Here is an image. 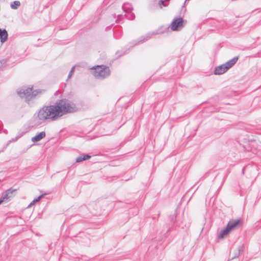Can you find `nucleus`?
I'll return each instance as SVG.
<instances>
[{
	"label": "nucleus",
	"mask_w": 261,
	"mask_h": 261,
	"mask_svg": "<svg viewBox=\"0 0 261 261\" xmlns=\"http://www.w3.org/2000/svg\"><path fill=\"white\" fill-rule=\"evenodd\" d=\"M72 108L65 100H61L54 106L44 107L39 112L40 120L55 119L66 113L72 111Z\"/></svg>",
	"instance_id": "1"
},
{
	"label": "nucleus",
	"mask_w": 261,
	"mask_h": 261,
	"mask_svg": "<svg viewBox=\"0 0 261 261\" xmlns=\"http://www.w3.org/2000/svg\"><path fill=\"white\" fill-rule=\"evenodd\" d=\"M92 74L96 78H105L110 74L109 67L105 65H97L90 68Z\"/></svg>",
	"instance_id": "2"
},
{
	"label": "nucleus",
	"mask_w": 261,
	"mask_h": 261,
	"mask_svg": "<svg viewBox=\"0 0 261 261\" xmlns=\"http://www.w3.org/2000/svg\"><path fill=\"white\" fill-rule=\"evenodd\" d=\"M240 223V221L239 220H236L233 221H229L225 229L222 230L219 236V238L220 239L224 238L225 236H226L229 232L235 227H237Z\"/></svg>",
	"instance_id": "3"
},
{
	"label": "nucleus",
	"mask_w": 261,
	"mask_h": 261,
	"mask_svg": "<svg viewBox=\"0 0 261 261\" xmlns=\"http://www.w3.org/2000/svg\"><path fill=\"white\" fill-rule=\"evenodd\" d=\"M186 22L182 17L174 18L170 24L171 30L173 31H179L184 26Z\"/></svg>",
	"instance_id": "4"
},
{
	"label": "nucleus",
	"mask_w": 261,
	"mask_h": 261,
	"mask_svg": "<svg viewBox=\"0 0 261 261\" xmlns=\"http://www.w3.org/2000/svg\"><path fill=\"white\" fill-rule=\"evenodd\" d=\"M15 191V190H12L11 189L6 191L5 193L3 195L0 199V204L4 201H7L11 197V195L12 194L13 192Z\"/></svg>",
	"instance_id": "5"
},
{
	"label": "nucleus",
	"mask_w": 261,
	"mask_h": 261,
	"mask_svg": "<svg viewBox=\"0 0 261 261\" xmlns=\"http://www.w3.org/2000/svg\"><path fill=\"white\" fill-rule=\"evenodd\" d=\"M228 70L227 67H226L224 64L216 68L215 70V74L218 75L222 74Z\"/></svg>",
	"instance_id": "6"
},
{
	"label": "nucleus",
	"mask_w": 261,
	"mask_h": 261,
	"mask_svg": "<svg viewBox=\"0 0 261 261\" xmlns=\"http://www.w3.org/2000/svg\"><path fill=\"white\" fill-rule=\"evenodd\" d=\"M8 38V33L5 30L0 29V39L2 42H5Z\"/></svg>",
	"instance_id": "7"
},
{
	"label": "nucleus",
	"mask_w": 261,
	"mask_h": 261,
	"mask_svg": "<svg viewBox=\"0 0 261 261\" xmlns=\"http://www.w3.org/2000/svg\"><path fill=\"white\" fill-rule=\"evenodd\" d=\"M45 133L44 132H42L40 133L39 134L33 137L32 139V141L35 142H38L43 138H44L45 137Z\"/></svg>",
	"instance_id": "8"
},
{
	"label": "nucleus",
	"mask_w": 261,
	"mask_h": 261,
	"mask_svg": "<svg viewBox=\"0 0 261 261\" xmlns=\"http://www.w3.org/2000/svg\"><path fill=\"white\" fill-rule=\"evenodd\" d=\"M238 60V57H236L232 59L231 60L228 61L227 62H226L224 65L227 67L228 69H229L230 68H231L232 66H233L237 62Z\"/></svg>",
	"instance_id": "9"
},
{
	"label": "nucleus",
	"mask_w": 261,
	"mask_h": 261,
	"mask_svg": "<svg viewBox=\"0 0 261 261\" xmlns=\"http://www.w3.org/2000/svg\"><path fill=\"white\" fill-rule=\"evenodd\" d=\"M90 158H91L90 155H86V154H81L76 158V162L77 163H79V162H81L82 161L88 160Z\"/></svg>",
	"instance_id": "10"
},
{
	"label": "nucleus",
	"mask_w": 261,
	"mask_h": 261,
	"mask_svg": "<svg viewBox=\"0 0 261 261\" xmlns=\"http://www.w3.org/2000/svg\"><path fill=\"white\" fill-rule=\"evenodd\" d=\"M20 5V3L19 1H15L13 4L11 5V7L13 9H16Z\"/></svg>",
	"instance_id": "11"
},
{
	"label": "nucleus",
	"mask_w": 261,
	"mask_h": 261,
	"mask_svg": "<svg viewBox=\"0 0 261 261\" xmlns=\"http://www.w3.org/2000/svg\"><path fill=\"white\" fill-rule=\"evenodd\" d=\"M40 197L41 196H39V197H38L37 199H36L35 200H33V202H38L40 200Z\"/></svg>",
	"instance_id": "12"
},
{
	"label": "nucleus",
	"mask_w": 261,
	"mask_h": 261,
	"mask_svg": "<svg viewBox=\"0 0 261 261\" xmlns=\"http://www.w3.org/2000/svg\"><path fill=\"white\" fill-rule=\"evenodd\" d=\"M70 72H71V73H73V72H74V67H72V68H71V69L70 70Z\"/></svg>",
	"instance_id": "13"
},
{
	"label": "nucleus",
	"mask_w": 261,
	"mask_h": 261,
	"mask_svg": "<svg viewBox=\"0 0 261 261\" xmlns=\"http://www.w3.org/2000/svg\"><path fill=\"white\" fill-rule=\"evenodd\" d=\"M163 3L164 2L163 1H162L161 2V3H160V7L162 8V5H163Z\"/></svg>",
	"instance_id": "14"
},
{
	"label": "nucleus",
	"mask_w": 261,
	"mask_h": 261,
	"mask_svg": "<svg viewBox=\"0 0 261 261\" xmlns=\"http://www.w3.org/2000/svg\"><path fill=\"white\" fill-rule=\"evenodd\" d=\"M72 74H73V73H71V72H70L68 79H70L71 77V76L72 75Z\"/></svg>",
	"instance_id": "15"
},
{
	"label": "nucleus",
	"mask_w": 261,
	"mask_h": 261,
	"mask_svg": "<svg viewBox=\"0 0 261 261\" xmlns=\"http://www.w3.org/2000/svg\"><path fill=\"white\" fill-rule=\"evenodd\" d=\"M35 203V202H33V201L30 203V204L29 205V207L33 205Z\"/></svg>",
	"instance_id": "16"
}]
</instances>
